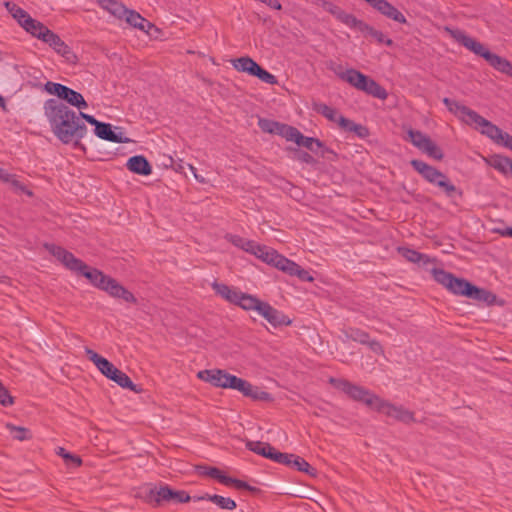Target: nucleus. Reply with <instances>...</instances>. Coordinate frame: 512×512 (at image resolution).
Listing matches in <instances>:
<instances>
[{
  "instance_id": "nucleus-63",
  "label": "nucleus",
  "mask_w": 512,
  "mask_h": 512,
  "mask_svg": "<svg viewBox=\"0 0 512 512\" xmlns=\"http://www.w3.org/2000/svg\"><path fill=\"white\" fill-rule=\"evenodd\" d=\"M259 246V244H257L256 242L252 241V240H247L245 241L243 247H242V250L248 252V253H251V254H255L256 252V248Z\"/></svg>"
},
{
  "instance_id": "nucleus-31",
  "label": "nucleus",
  "mask_w": 512,
  "mask_h": 512,
  "mask_svg": "<svg viewBox=\"0 0 512 512\" xmlns=\"http://www.w3.org/2000/svg\"><path fill=\"white\" fill-rule=\"evenodd\" d=\"M262 303L263 301L259 300L255 296L240 291L235 305H239L244 310H255L258 312Z\"/></svg>"
},
{
  "instance_id": "nucleus-54",
  "label": "nucleus",
  "mask_w": 512,
  "mask_h": 512,
  "mask_svg": "<svg viewBox=\"0 0 512 512\" xmlns=\"http://www.w3.org/2000/svg\"><path fill=\"white\" fill-rule=\"evenodd\" d=\"M111 278L112 277L105 275L102 271L99 270L97 280H94L92 285L104 291V287L108 284Z\"/></svg>"
},
{
  "instance_id": "nucleus-60",
  "label": "nucleus",
  "mask_w": 512,
  "mask_h": 512,
  "mask_svg": "<svg viewBox=\"0 0 512 512\" xmlns=\"http://www.w3.org/2000/svg\"><path fill=\"white\" fill-rule=\"evenodd\" d=\"M296 158L303 162V163H307V164H313L315 163V160L314 158L307 152L305 151H299L296 155Z\"/></svg>"
},
{
  "instance_id": "nucleus-32",
  "label": "nucleus",
  "mask_w": 512,
  "mask_h": 512,
  "mask_svg": "<svg viewBox=\"0 0 512 512\" xmlns=\"http://www.w3.org/2000/svg\"><path fill=\"white\" fill-rule=\"evenodd\" d=\"M246 447L253 451L256 454H259L265 458L271 460L273 452H275V448L272 447L269 443L261 442V441H247Z\"/></svg>"
},
{
  "instance_id": "nucleus-6",
  "label": "nucleus",
  "mask_w": 512,
  "mask_h": 512,
  "mask_svg": "<svg viewBox=\"0 0 512 512\" xmlns=\"http://www.w3.org/2000/svg\"><path fill=\"white\" fill-rule=\"evenodd\" d=\"M231 64L233 68L238 72H243L251 76H255L259 78L261 81L270 85L278 84V80L273 74L263 69L257 62H255L249 56H243L236 59H232Z\"/></svg>"
},
{
  "instance_id": "nucleus-42",
  "label": "nucleus",
  "mask_w": 512,
  "mask_h": 512,
  "mask_svg": "<svg viewBox=\"0 0 512 512\" xmlns=\"http://www.w3.org/2000/svg\"><path fill=\"white\" fill-rule=\"evenodd\" d=\"M292 467L298 471L305 472L310 476H316V470L300 456L294 455Z\"/></svg>"
},
{
  "instance_id": "nucleus-20",
  "label": "nucleus",
  "mask_w": 512,
  "mask_h": 512,
  "mask_svg": "<svg viewBox=\"0 0 512 512\" xmlns=\"http://www.w3.org/2000/svg\"><path fill=\"white\" fill-rule=\"evenodd\" d=\"M241 392L244 396L250 397L255 400H270L271 396L269 393L260 390L258 387L253 386L248 381L241 378L239 383L237 384L236 389Z\"/></svg>"
},
{
  "instance_id": "nucleus-35",
  "label": "nucleus",
  "mask_w": 512,
  "mask_h": 512,
  "mask_svg": "<svg viewBox=\"0 0 512 512\" xmlns=\"http://www.w3.org/2000/svg\"><path fill=\"white\" fill-rule=\"evenodd\" d=\"M298 146H303L312 152H317L318 149H322V152H321L322 157H325L326 153L333 154V152L331 150H329L327 148H323V144L319 139L313 138V137H306L303 134H302V139H300V141L298 143Z\"/></svg>"
},
{
  "instance_id": "nucleus-62",
  "label": "nucleus",
  "mask_w": 512,
  "mask_h": 512,
  "mask_svg": "<svg viewBox=\"0 0 512 512\" xmlns=\"http://www.w3.org/2000/svg\"><path fill=\"white\" fill-rule=\"evenodd\" d=\"M226 380L227 382L224 383V388H230L235 390L241 378L229 374L228 379Z\"/></svg>"
},
{
  "instance_id": "nucleus-7",
  "label": "nucleus",
  "mask_w": 512,
  "mask_h": 512,
  "mask_svg": "<svg viewBox=\"0 0 512 512\" xmlns=\"http://www.w3.org/2000/svg\"><path fill=\"white\" fill-rule=\"evenodd\" d=\"M418 173L427 182L436 186L448 196H451L456 191L455 185L451 183L444 173L425 162L418 161Z\"/></svg>"
},
{
  "instance_id": "nucleus-19",
  "label": "nucleus",
  "mask_w": 512,
  "mask_h": 512,
  "mask_svg": "<svg viewBox=\"0 0 512 512\" xmlns=\"http://www.w3.org/2000/svg\"><path fill=\"white\" fill-rule=\"evenodd\" d=\"M373 8L376 9L382 15L396 22H406L405 16L396 7H394L386 0H377L373 5Z\"/></svg>"
},
{
  "instance_id": "nucleus-33",
  "label": "nucleus",
  "mask_w": 512,
  "mask_h": 512,
  "mask_svg": "<svg viewBox=\"0 0 512 512\" xmlns=\"http://www.w3.org/2000/svg\"><path fill=\"white\" fill-rule=\"evenodd\" d=\"M112 381L117 383L120 387L129 389L135 393H141L143 389L132 382L130 377L118 369V371L112 375Z\"/></svg>"
},
{
  "instance_id": "nucleus-5",
  "label": "nucleus",
  "mask_w": 512,
  "mask_h": 512,
  "mask_svg": "<svg viewBox=\"0 0 512 512\" xmlns=\"http://www.w3.org/2000/svg\"><path fill=\"white\" fill-rule=\"evenodd\" d=\"M431 274L436 282L455 295L470 297L472 293L478 292L475 285L463 278H457L443 269L433 268Z\"/></svg>"
},
{
  "instance_id": "nucleus-2",
  "label": "nucleus",
  "mask_w": 512,
  "mask_h": 512,
  "mask_svg": "<svg viewBox=\"0 0 512 512\" xmlns=\"http://www.w3.org/2000/svg\"><path fill=\"white\" fill-rule=\"evenodd\" d=\"M328 381L333 387L342 391L354 401L362 402L371 409L382 413L389 418L402 422L413 421L412 412L389 403L388 401L380 398L378 395L362 386L353 384L346 379H339L334 377H330Z\"/></svg>"
},
{
  "instance_id": "nucleus-57",
  "label": "nucleus",
  "mask_w": 512,
  "mask_h": 512,
  "mask_svg": "<svg viewBox=\"0 0 512 512\" xmlns=\"http://www.w3.org/2000/svg\"><path fill=\"white\" fill-rule=\"evenodd\" d=\"M398 252L411 262H416V251L405 247H398Z\"/></svg>"
},
{
  "instance_id": "nucleus-22",
  "label": "nucleus",
  "mask_w": 512,
  "mask_h": 512,
  "mask_svg": "<svg viewBox=\"0 0 512 512\" xmlns=\"http://www.w3.org/2000/svg\"><path fill=\"white\" fill-rule=\"evenodd\" d=\"M281 271L290 276H296L301 281H306V282L314 281V277L311 276L307 270L301 268L300 265H298L297 263H295L294 261H292L288 258H286L283 266H281Z\"/></svg>"
},
{
  "instance_id": "nucleus-39",
  "label": "nucleus",
  "mask_w": 512,
  "mask_h": 512,
  "mask_svg": "<svg viewBox=\"0 0 512 512\" xmlns=\"http://www.w3.org/2000/svg\"><path fill=\"white\" fill-rule=\"evenodd\" d=\"M258 125L263 132L279 135L280 130L282 129L284 124H281L273 120L260 118L258 121Z\"/></svg>"
},
{
  "instance_id": "nucleus-4",
  "label": "nucleus",
  "mask_w": 512,
  "mask_h": 512,
  "mask_svg": "<svg viewBox=\"0 0 512 512\" xmlns=\"http://www.w3.org/2000/svg\"><path fill=\"white\" fill-rule=\"evenodd\" d=\"M340 78L348 82L351 86L355 87L356 89L363 91L369 95H372L375 98L381 100L387 98V92L382 86H380L376 81H374L370 77L364 75L363 73L355 69L346 70L345 72L340 74Z\"/></svg>"
},
{
  "instance_id": "nucleus-48",
  "label": "nucleus",
  "mask_w": 512,
  "mask_h": 512,
  "mask_svg": "<svg viewBox=\"0 0 512 512\" xmlns=\"http://www.w3.org/2000/svg\"><path fill=\"white\" fill-rule=\"evenodd\" d=\"M294 454L282 453L277 450L273 452L271 460L292 467Z\"/></svg>"
},
{
  "instance_id": "nucleus-34",
  "label": "nucleus",
  "mask_w": 512,
  "mask_h": 512,
  "mask_svg": "<svg viewBox=\"0 0 512 512\" xmlns=\"http://www.w3.org/2000/svg\"><path fill=\"white\" fill-rule=\"evenodd\" d=\"M342 341L352 340L361 344L368 343L369 334L361 329L349 327L342 330Z\"/></svg>"
},
{
  "instance_id": "nucleus-56",
  "label": "nucleus",
  "mask_w": 512,
  "mask_h": 512,
  "mask_svg": "<svg viewBox=\"0 0 512 512\" xmlns=\"http://www.w3.org/2000/svg\"><path fill=\"white\" fill-rule=\"evenodd\" d=\"M338 125L345 131H352V127L354 125V122L350 119L345 118L344 116L340 115L337 118Z\"/></svg>"
},
{
  "instance_id": "nucleus-9",
  "label": "nucleus",
  "mask_w": 512,
  "mask_h": 512,
  "mask_svg": "<svg viewBox=\"0 0 512 512\" xmlns=\"http://www.w3.org/2000/svg\"><path fill=\"white\" fill-rule=\"evenodd\" d=\"M472 116L470 119H467L468 125L475 124L479 127H481V133L489 137L491 140L496 142L497 144H500L502 141L504 135L506 132H503L499 127L491 123L490 121L483 118L481 115H479L476 111L471 114Z\"/></svg>"
},
{
  "instance_id": "nucleus-55",
  "label": "nucleus",
  "mask_w": 512,
  "mask_h": 512,
  "mask_svg": "<svg viewBox=\"0 0 512 512\" xmlns=\"http://www.w3.org/2000/svg\"><path fill=\"white\" fill-rule=\"evenodd\" d=\"M172 500L177 503H187L190 501V496L185 491L172 490Z\"/></svg>"
},
{
  "instance_id": "nucleus-43",
  "label": "nucleus",
  "mask_w": 512,
  "mask_h": 512,
  "mask_svg": "<svg viewBox=\"0 0 512 512\" xmlns=\"http://www.w3.org/2000/svg\"><path fill=\"white\" fill-rule=\"evenodd\" d=\"M6 428L12 434L14 439L23 441L31 438L29 430L24 427L15 426L11 423H7Z\"/></svg>"
},
{
  "instance_id": "nucleus-40",
  "label": "nucleus",
  "mask_w": 512,
  "mask_h": 512,
  "mask_svg": "<svg viewBox=\"0 0 512 512\" xmlns=\"http://www.w3.org/2000/svg\"><path fill=\"white\" fill-rule=\"evenodd\" d=\"M314 110L333 122H337V118L340 116L336 109L323 103L315 104Z\"/></svg>"
},
{
  "instance_id": "nucleus-49",
  "label": "nucleus",
  "mask_w": 512,
  "mask_h": 512,
  "mask_svg": "<svg viewBox=\"0 0 512 512\" xmlns=\"http://www.w3.org/2000/svg\"><path fill=\"white\" fill-rule=\"evenodd\" d=\"M364 35L372 37L378 43H385L387 45L392 44V40L387 39L381 31L375 30L373 27H371L369 25H368V29L365 30Z\"/></svg>"
},
{
  "instance_id": "nucleus-38",
  "label": "nucleus",
  "mask_w": 512,
  "mask_h": 512,
  "mask_svg": "<svg viewBox=\"0 0 512 512\" xmlns=\"http://www.w3.org/2000/svg\"><path fill=\"white\" fill-rule=\"evenodd\" d=\"M63 100L67 101L70 105L78 109H86L88 107L84 97L77 91L68 87L67 93L62 96Z\"/></svg>"
},
{
  "instance_id": "nucleus-37",
  "label": "nucleus",
  "mask_w": 512,
  "mask_h": 512,
  "mask_svg": "<svg viewBox=\"0 0 512 512\" xmlns=\"http://www.w3.org/2000/svg\"><path fill=\"white\" fill-rule=\"evenodd\" d=\"M198 499L199 500H204V499L209 500L212 503L216 504L221 509L234 510L236 508V502L233 499L228 498V497H223L220 495H216V494H214V495L207 494Z\"/></svg>"
},
{
  "instance_id": "nucleus-17",
  "label": "nucleus",
  "mask_w": 512,
  "mask_h": 512,
  "mask_svg": "<svg viewBox=\"0 0 512 512\" xmlns=\"http://www.w3.org/2000/svg\"><path fill=\"white\" fill-rule=\"evenodd\" d=\"M104 291L113 298L122 299L127 303L135 304L137 299L128 289L122 286L117 280L111 278L108 284L104 287Z\"/></svg>"
},
{
  "instance_id": "nucleus-24",
  "label": "nucleus",
  "mask_w": 512,
  "mask_h": 512,
  "mask_svg": "<svg viewBox=\"0 0 512 512\" xmlns=\"http://www.w3.org/2000/svg\"><path fill=\"white\" fill-rule=\"evenodd\" d=\"M443 103L451 113L455 114L459 119H461L465 123H467V119H470V117L472 116L471 114L474 113V110L449 98H444Z\"/></svg>"
},
{
  "instance_id": "nucleus-53",
  "label": "nucleus",
  "mask_w": 512,
  "mask_h": 512,
  "mask_svg": "<svg viewBox=\"0 0 512 512\" xmlns=\"http://www.w3.org/2000/svg\"><path fill=\"white\" fill-rule=\"evenodd\" d=\"M321 6L324 10H326L327 12H329L330 14H332L336 19L340 13V11L342 10L340 7H338L337 5L331 3V2H328L326 0H321Z\"/></svg>"
},
{
  "instance_id": "nucleus-46",
  "label": "nucleus",
  "mask_w": 512,
  "mask_h": 512,
  "mask_svg": "<svg viewBox=\"0 0 512 512\" xmlns=\"http://www.w3.org/2000/svg\"><path fill=\"white\" fill-rule=\"evenodd\" d=\"M56 453L57 455L61 456L67 464H72L76 467H79L82 464V460L79 456L67 452L62 447H58Z\"/></svg>"
},
{
  "instance_id": "nucleus-64",
  "label": "nucleus",
  "mask_w": 512,
  "mask_h": 512,
  "mask_svg": "<svg viewBox=\"0 0 512 512\" xmlns=\"http://www.w3.org/2000/svg\"><path fill=\"white\" fill-rule=\"evenodd\" d=\"M78 116H79L80 120L84 119L89 124L94 125L95 128H97V124H101L102 123V122L98 121L96 118H94L93 116L85 114L83 112H79Z\"/></svg>"
},
{
  "instance_id": "nucleus-28",
  "label": "nucleus",
  "mask_w": 512,
  "mask_h": 512,
  "mask_svg": "<svg viewBox=\"0 0 512 512\" xmlns=\"http://www.w3.org/2000/svg\"><path fill=\"white\" fill-rule=\"evenodd\" d=\"M337 19L345 24L346 26L356 29L364 34L365 30L368 29V24L362 20L357 19L354 15L341 10Z\"/></svg>"
},
{
  "instance_id": "nucleus-45",
  "label": "nucleus",
  "mask_w": 512,
  "mask_h": 512,
  "mask_svg": "<svg viewBox=\"0 0 512 512\" xmlns=\"http://www.w3.org/2000/svg\"><path fill=\"white\" fill-rule=\"evenodd\" d=\"M5 7L11 13L13 18L17 20L18 23H20L28 15V13L25 10H23L13 2H5Z\"/></svg>"
},
{
  "instance_id": "nucleus-29",
  "label": "nucleus",
  "mask_w": 512,
  "mask_h": 512,
  "mask_svg": "<svg viewBox=\"0 0 512 512\" xmlns=\"http://www.w3.org/2000/svg\"><path fill=\"white\" fill-rule=\"evenodd\" d=\"M337 19L345 24L346 26L356 29L364 34L365 30L368 29V24L362 20L357 19L354 15L341 10Z\"/></svg>"
},
{
  "instance_id": "nucleus-18",
  "label": "nucleus",
  "mask_w": 512,
  "mask_h": 512,
  "mask_svg": "<svg viewBox=\"0 0 512 512\" xmlns=\"http://www.w3.org/2000/svg\"><path fill=\"white\" fill-rule=\"evenodd\" d=\"M229 373L221 369L202 370L197 373V377L205 382L212 384L215 387L224 388V383L227 382Z\"/></svg>"
},
{
  "instance_id": "nucleus-61",
  "label": "nucleus",
  "mask_w": 512,
  "mask_h": 512,
  "mask_svg": "<svg viewBox=\"0 0 512 512\" xmlns=\"http://www.w3.org/2000/svg\"><path fill=\"white\" fill-rule=\"evenodd\" d=\"M351 132H354L355 134H357L361 138H365L369 134L368 133V129L365 126L360 125V124H356V123H354Z\"/></svg>"
},
{
  "instance_id": "nucleus-50",
  "label": "nucleus",
  "mask_w": 512,
  "mask_h": 512,
  "mask_svg": "<svg viewBox=\"0 0 512 512\" xmlns=\"http://www.w3.org/2000/svg\"><path fill=\"white\" fill-rule=\"evenodd\" d=\"M477 291L478 292L472 293L469 298L487 303H492L495 299V296L485 289H480L477 287Z\"/></svg>"
},
{
  "instance_id": "nucleus-23",
  "label": "nucleus",
  "mask_w": 512,
  "mask_h": 512,
  "mask_svg": "<svg viewBox=\"0 0 512 512\" xmlns=\"http://www.w3.org/2000/svg\"><path fill=\"white\" fill-rule=\"evenodd\" d=\"M126 166L131 172L135 174L147 176L152 173V167L150 163L142 155L129 158Z\"/></svg>"
},
{
  "instance_id": "nucleus-3",
  "label": "nucleus",
  "mask_w": 512,
  "mask_h": 512,
  "mask_svg": "<svg viewBox=\"0 0 512 512\" xmlns=\"http://www.w3.org/2000/svg\"><path fill=\"white\" fill-rule=\"evenodd\" d=\"M445 31L466 49L483 57L495 70L512 77V62L490 52L482 43L468 36L463 30L446 27Z\"/></svg>"
},
{
  "instance_id": "nucleus-26",
  "label": "nucleus",
  "mask_w": 512,
  "mask_h": 512,
  "mask_svg": "<svg viewBox=\"0 0 512 512\" xmlns=\"http://www.w3.org/2000/svg\"><path fill=\"white\" fill-rule=\"evenodd\" d=\"M125 21L134 28L148 32V29L153 27V24L143 18L138 12L127 9L124 18Z\"/></svg>"
},
{
  "instance_id": "nucleus-27",
  "label": "nucleus",
  "mask_w": 512,
  "mask_h": 512,
  "mask_svg": "<svg viewBox=\"0 0 512 512\" xmlns=\"http://www.w3.org/2000/svg\"><path fill=\"white\" fill-rule=\"evenodd\" d=\"M97 3L117 19H123L127 13V8L117 0H97Z\"/></svg>"
},
{
  "instance_id": "nucleus-16",
  "label": "nucleus",
  "mask_w": 512,
  "mask_h": 512,
  "mask_svg": "<svg viewBox=\"0 0 512 512\" xmlns=\"http://www.w3.org/2000/svg\"><path fill=\"white\" fill-rule=\"evenodd\" d=\"M104 291L113 298L122 299L127 303L135 304L137 299L128 289L122 286L117 280L111 278L108 284L104 287Z\"/></svg>"
},
{
  "instance_id": "nucleus-21",
  "label": "nucleus",
  "mask_w": 512,
  "mask_h": 512,
  "mask_svg": "<svg viewBox=\"0 0 512 512\" xmlns=\"http://www.w3.org/2000/svg\"><path fill=\"white\" fill-rule=\"evenodd\" d=\"M26 32L41 40L49 29L40 21L33 19L29 14L19 23Z\"/></svg>"
},
{
  "instance_id": "nucleus-15",
  "label": "nucleus",
  "mask_w": 512,
  "mask_h": 512,
  "mask_svg": "<svg viewBox=\"0 0 512 512\" xmlns=\"http://www.w3.org/2000/svg\"><path fill=\"white\" fill-rule=\"evenodd\" d=\"M95 135L100 139L110 141L113 143H129L130 139L120 131L116 132L112 129V125L109 123L102 122L101 124H97V128H95Z\"/></svg>"
},
{
  "instance_id": "nucleus-59",
  "label": "nucleus",
  "mask_w": 512,
  "mask_h": 512,
  "mask_svg": "<svg viewBox=\"0 0 512 512\" xmlns=\"http://www.w3.org/2000/svg\"><path fill=\"white\" fill-rule=\"evenodd\" d=\"M202 469H204L203 474L210 476L211 478H214L217 480H219V478L222 474V472L218 468H215V467H210V468L202 467Z\"/></svg>"
},
{
  "instance_id": "nucleus-51",
  "label": "nucleus",
  "mask_w": 512,
  "mask_h": 512,
  "mask_svg": "<svg viewBox=\"0 0 512 512\" xmlns=\"http://www.w3.org/2000/svg\"><path fill=\"white\" fill-rule=\"evenodd\" d=\"M0 404L3 406H11L14 404V398L9 394L8 390L0 381Z\"/></svg>"
},
{
  "instance_id": "nucleus-25",
  "label": "nucleus",
  "mask_w": 512,
  "mask_h": 512,
  "mask_svg": "<svg viewBox=\"0 0 512 512\" xmlns=\"http://www.w3.org/2000/svg\"><path fill=\"white\" fill-rule=\"evenodd\" d=\"M172 489L169 486L154 487L149 490L147 498L150 502L160 505L161 502H170L172 500Z\"/></svg>"
},
{
  "instance_id": "nucleus-41",
  "label": "nucleus",
  "mask_w": 512,
  "mask_h": 512,
  "mask_svg": "<svg viewBox=\"0 0 512 512\" xmlns=\"http://www.w3.org/2000/svg\"><path fill=\"white\" fill-rule=\"evenodd\" d=\"M279 135L285 137L288 141L295 142L297 145L302 139V133L298 129L286 124L283 125Z\"/></svg>"
},
{
  "instance_id": "nucleus-58",
  "label": "nucleus",
  "mask_w": 512,
  "mask_h": 512,
  "mask_svg": "<svg viewBox=\"0 0 512 512\" xmlns=\"http://www.w3.org/2000/svg\"><path fill=\"white\" fill-rule=\"evenodd\" d=\"M225 238L232 243L234 246L241 248L243 247L246 239L238 235L227 234Z\"/></svg>"
},
{
  "instance_id": "nucleus-36",
  "label": "nucleus",
  "mask_w": 512,
  "mask_h": 512,
  "mask_svg": "<svg viewBox=\"0 0 512 512\" xmlns=\"http://www.w3.org/2000/svg\"><path fill=\"white\" fill-rule=\"evenodd\" d=\"M486 162L488 165L503 174L507 173L508 169L512 171V160L507 157L501 155H493L487 159Z\"/></svg>"
},
{
  "instance_id": "nucleus-8",
  "label": "nucleus",
  "mask_w": 512,
  "mask_h": 512,
  "mask_svg": "<svg viewBox=\"0 0 512 512\" xmlns=\"http://www.w3.org/2000/svg\"><path fill=\"white\" fill-rule=\"evenodd\" d=\"M44 247L67 269L77 273L79 269L85 268V263L82 260L76 258L71 252L67 251L63 247L48 243L44 244Z\"/></svg>"
},
{
  "instance_id": "nucleus-52",
  "label": "nucleus",
  "mask_w": 512,
  "mask_h": 512,
  "mask_svg": "<svg viewBox=\"0 0 512 512\" xmlns=\"http://www.w3.org/2000/svg\"><path fill=\"white\" fill-rule=\"evenodd\" d=\"M99 270L95 268H89L87 264H85V268L79 269L77 271L78 274L83 275L85 278H87L91 284L94 283V280H97Z\"/></svg>"
},
{
  "instance_id": "nucleus-11",
  "label": "nucleus",
  "mask_w": 512,
  "mask_h": 512,
  "mask_svg": "<svg viewBox=\"0 0 512 512\" xmlns=\"http://www.w3.org/2000/svg\"><path fill=\"white\" fill-rule=\"evenodd\" d=\"M258 313L274 327L282 325L289 326L292 323V320L288 316L273 308L267 302L262 303L259 307Z\"/></svg>"
},
{
  "instance_id": "nucleus-1",
  "label": "nucleus",
  "mask_w": 512,
  "mask_h": 512,
  "mask_svg": "<svg viewBox=\"0 0 512 512\" xmlns=\"http://www.w3.org/2000/svg\"><path fill=\"white\" fill-rule=\"evenodd\" d=\"M44 111L53 133L61 142L68 144L86 135L87 127L78 114L59 100H47Z\"/></svg>"
},
{
  "instance_id": "nucleus-14",
  "label": "nucleus",
  "mask_w": 512,
  "mask_h": 512,
  "mask_svg": "<svg viewBox=\"0 0 512 512\" xmlns=\"http://www.w3.org/2000/svg\"><path fill=\"white\" fill-rule=\"evenodd\" d=\"M254 256L279 270H281V266H283L286 260V257L279 254L276 250L260 244L256 248Z\"/></svg>"
},
{
  "instance_id": "nucleus-47",
  "label": "nucleus",
  "mask_w": 512,
  "mask_h": 512,
  "mask_svg": "<svg viewBox=\"0 0 512 512\" xmlns=\"http://www.w3.org/2000/svg\"><path fill=\"white\" fill-rule=\"evenodd\" d=\"M45 89L48 93L56 95L61 99L62 96L67 93L68 87L60 83L47 82L45 84Z\"/></svg>"
},
{
  "instance_id": "nucleus-12",
  "label": "nucleus",
  "mask_w": 512,
  "mask_h": 512,
  "mask_svg": "<svg viewBox=\"0 0 512 512\" xmlns=\"http://www.w3.org/2000/svg\"><path fill=\"white\" fill-rule=\"evenodd\" d=\"M418 150L426 154L430 159L441 161L444 158L442 149L429 136L418 131Z\"/></svg>"
},
{
  "instance_id": "nucleus-13",
  "label": "nucleus",
  "mask_w": 512,
  "mask_h": 512,
  "mask_svg": "<svg viewBox=\"0 0 512 512\" xmlns=\"http://www.w3.org/2000/svg\"><path fill=\"white\" fill-rule=\"evenodd\" d=\"M85 354L88 359L97 367V369L108 379H112V375H114L118 368H116L110 361L106 358L100 356L94 350L86 347Z\"/></svg>"
},
{
  "instance_id": "nucleus-44",
  "label": "nucleus",
  "mask_w": 512,
  "mask_h": 512,
  "mask_svg": "<svg viewBox=\"0 0 512 512\" xmlns=\"http://www.w3.org/2000/svg\"><path fill=\"white\" fill-rule=\"evenodd\" d=\"M0 179L4 182H9L13 187L19 189L20 191L26 193L31 196L32 192L29 191L24 185H22L18 180L14 179L12 175L8 174L5 170L0 168Z\"/></svg>"
},
{
  "instance_id": "nucleus-10",
  "label": "nucleus",
  "mask_w": 512,
  "mask_h": 512,
  "mask_svg": "<svg viewBox=\"0 0 512 512\" xmlns=\"http://www.w3.org/2000/svg\"><path fill=\"white\" fill-rule=\"evenodd\" d=\"M43 42L48 44L56 53L61 55L69 63H75L77 60L76 55L73 53L71 48L53 31L49 29L44 34V38L41 39Z\"/></svg>"
},
{
  "instance_id": "nucleus-30",
  "label": "nucleus",
  "mask_w": 512,
  "mask_h": 512,
  "mask_svg": "<svg viewBox=\"0 0 512 512\" xmlns=\"http://www.w3.org/2000/svg\"><path fill=\"white\" fill-rule=\"evenodd\" d=\"M212 288L215 290V292L219 296H221L223 299H225L226 301H228L232 304L236 303V301L238 299V295L240 293L239 290H236L234 288L229 287L226 284H222V283H218V282H214L212 284Z\"/></svg>"
}]
</instances>
